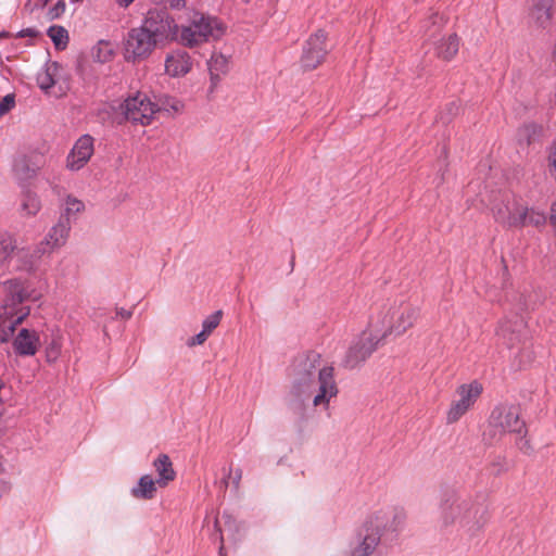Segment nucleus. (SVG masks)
<instances>
[{"instance_id":"nucleus-44","label":"nucleus","mask_w":556,"mask_h":556,"mask_svg":"<svg viewBox=\"0 0 556 556\" xmlns=\"http://www.w3.org/2000/svg\"><path fill=\"white\" fill-rule=\"evenodd\" d=\"M9 490H10V484L7 481L0 479V496L8 493Z\"/></svg>"},{"instance_id":"nucleus-11","label":"nucleus","mask_w":556,"mask_h":556,"mask_svg":"<svg viewBox=\"0 0 556 556\" xmlns=\"http://www.w3.org/2000/svg\"><path fill=\"white\" fill-rule=\"evenodd\" d=\"M122 110L127 121L144 126L152 122L159 108L146 93L137 92L125 100Z\"/></svg>"},{"instance_id":"nucleus-6","label":"nucleus","mask_w":556,"mask_h":556,"mask_svg":"<svg viewBox=\"0 0 556 556\" xmlns=\"http://www.w3.org/2000/svg\"><path fill=\"white\" fill-rule=\"evenodd\" d=\"M5 298L0 305V320H13L21 324L28 315L29 307L24 302L30 296V289L26 281L14 278L3 282Z\"/></svg>"},{"instance_id":"nucleus-2","label":"nucleus","mask_w":556,"mask_h":556,"mask_svg":"<svg viewBox=\"0 0 556 556\" xmlns=\"http://www.w3.org/2000/svg\"><path fill=\"white\" fill-rule=\"evenodd\" d=\"M406 513L399 506H383L370 511L356 534L351 556H371L382 540L396 535L405 525Z\"/></svg>"},{"instance_id":"nucleus-31","label":"nucleus","mask_w":556,"mask_h":556,"mask_svg":"<svg viewBox=\"0 0 556 556\" xmlns=\"http://www.w3.org/2000/svg\"><path fill=\"white\" fill-rule=\"evenodd\" d=\"M542 127L534 123L525 124L518 129V140L519 142L529 146L539 140L542 135Z\"/></svg>"},{"instance_id":"nucleus-4","label":"nucleus","mask_w":556,"mask_h":556,"mask_svg":"<svg viewBox=\"0 0 556 556\" xmlns=\"http://www.w3.org/2000/svg\"><path fill=\"white\" fill-rule=\"evenodd\" d=\"M420 315L419 306L405 299H396L381 306L371 316V327L379 332L378 336L387 339L389 336L404 334L410 329Z\"/></svg>"},{"instance_id":"nucleus-18","label":"nucleus","mask_w":556,"mask_h":556,"mask_svg":"<svg viewBox=\"0 0 556 556\" xmlns=\"http://www.w3.org/2000/svg\"><path fill=\"white\" fill-rule=\"evenodd\" d=\"M192 68V59L184 50H175L165 58V73L170 77L186 76Z\"/></svg>"},{"instance_id":"nucleus-27","label":"nucleus","mask_w":556,"mask_h":556,"mask_svg":"<svg viewBox=\"0 0 556 556\" xmlns=\"http://www.w3.org/2000/svg\"><path fill=\"white\" fill-rule=\"evenodd\" d=\"M156 483L151 476L144 475L139 479L137 485L131 489V495L136 498L151 500L155 495Z\"/></svg>"},{"instance_id":"nucleus-28","label":"nucleus","mask_w":556,"mask_h":556,"mask_svg":"<svg viewBox=\"0 0 556 556\" xmlns=\"http://www.w3.org/2000/svg\"><path fill=\"white\" fill-rule=\"evenodd\" d=\"M59 70V64L53 62L37 74V84L41 90L47 92L55 85Z\"/></svg>"},{"instance_id":"nucleus-32","label":"nucleus","mask_w":556,"mask_h":556,"mask_svg":"<svg viewBox=\"0 0 556 556\" xmlns=\"http://www.w3.org/2000/svg\"><path fill=\"white\" fill-rule=\"evenodd\" d=\"M21 210L25 216H35L41 210L39 197L29 191L24 193L21 202Z\"/></svg>"},{"instance_id":"nucleus-39","label":"nucleus","mask_w":556,"mask_h":556,"mask_svg":"<svg viewBox=\"0 0 556 556\" xmlns=\"http://www.w3.org/2000/svg\"><path fill=\"white\" fill-rule=\"evenodd\" d=\"M508 197L509 195H507L500 204H496L492 208L495 220L502 225L503 218L501 216V213H503V215H507L508 213Z\"/></svg>"},{"instance_id":"nucleus-43","label":"nucleus","mask_w":556,"mask_h":556,"mask_svg":"<svg viewBox=\"0 0 556 556\" xmlns=\"http://www.w3.org/2000/svg\"><path fill=\"white\" fill-rule=\"evenodd\" d=\"M549 222L552 226L556 229V200L552 203L551 206Z\"/></svg>"},{"instance_id":"nucleus-26","label":"nucleus","mask_w":556,"mask_h":556,"mask_svg":"<svg viewBox=\"0 0 556 556\" xmlns=\"http://www.w3.org/2000/svg\"><path fill=\"white\" fill-rule=\"evenodd\" d=\"M459 50V38L456 34H451L447 37L442 38L435 47L437 56L450 61L452 60Z\"/></svg>"},{"instance_id":"nucleus-51","label":"nucleus","mask_w":556,"mask_h":556,"mask_svg":"<svg viewBox=\"0 0 556 556\" xmlns=\"http://www.w3.org/2000/svg\"><path fill=\"white\" fill-rule=\"evenodd\" d=\"M223 517H224V518H227L228 520L230 519V516H229V515H226V514H225Z\"/></svg>"},{"instance_id":"nucleus-33","label":"nucleus","mask_w":556,"mask_h":556,"mask_svg":"<svg viewBox=\"0 0 556 556\" xmlns=\"http://www.w3.org/2000/svg\"><path fill=\"white\" fill-rule=\"evenodd\" d=\"M48 36L54 43L55 48L63 50L68 43V33L63 26L52 25L48 29Z\"/></svg>"},{"instance_id":"nucleus-37","label":"nucleus","mask_w":556,"mask_h":556,"mask_svg":"<svg viewBox=\"0 0 556 556\" xmlns=\"http://www.w3.org/2000/svg\"><path fill=\"white\" fill-rule=\"evenodd\" d=\"M15 106V97L12 93L4 96L0 100V117L8 114Z\"/></svg>"},{"instance_id":"nucleus-49","label":"nucleus","mask_w":556,"mask_h":556,"mask_svg":"<svg viewBox=\"0 0 556 556\" xmlns=\"http://www.w3.org/2000/svg\"><path fill=\"white\" fill-rule=\"evenodd\" d=\"M4 470V460L2 458V456H0V472H2Z\"/></svg>"},{"instance_id":"nucleus-23","label":"nucleus","mask_w":556,"mask_h":556,"mask_svg":"<svg viewBox=\"0 0 556 556\" xmlns=\"http://www.w3.org/2000/svg\"><path fill=\"white\" fill-rule=\"evenodd\" d=\"M174 40L185 47L194 48L205 42V34L202 30H195V27L189 23L179 27L177 38Z\"/></svg>"},{"instance_id":"nucleus-10","label":"nucleus","mask_w":556,"mask_h":556,"mask_svg":"<svg viewBox=\"0 0 556 556\" xmlns=\"http://www.w3.org/2000/svg\"><path fill=\"white\" fill-rule=\"evenodd\" d=\"M483 392V386L478 380L463 383L455 391L456 399L452 401L446 413L448 425L457 422L469 409H471Z\"/></svg>"},{"instance_id":"nucleus-15","label":"nucleus","mask_w":556,"mask_h":556,"mask_svg":"<svg viewBox=\"0 0 556 556\" xmlns=\"http://www.w3.org/2000/svg\"><path fill=\"white\" fill-rule=\"evenodd\" d=\"M93 152V137L88 134L80 136L66 157V167L72 172L81 169L89 162Z\"/></svg>"},{"instance_id":"nucleus-34","label":"nucleus","mask_w":556,"mask_h":556,"mask_svg":"<svg viewBox=\"0 0 556 556\" xmlns=\"http://www.w3.org/2000/svg\"><path fill=\"white\" fill-rule=\"evenodd\" d=\"M222 316V311H216L208 315L202 323V330L210 336L218 327Z\"/></svg>"},{"instance_id":"nucleus-1","label":"nucleus","mask_w":556,"mask_h":556,"mask_svg":"<svg viewBox=\"0 0 556 556\" xmlns=\"http://www.w3.org/2000/svg\"><path fill=\"white\" fill-rule=\"evenodd\" d=\"M291 379L289 392L291 405H303L311 400L315 408L327 409L330 401L339 392L333 367L321 365V357L315 352L294 359Z\"/></svg>"},{"instance_id":"nucleus-46","label":"nucleus","mask_w":556,"mask_h":556,"mask_svg":"<svg viewBox=\"0 0 556 556\" xmlns=\"http://www.w3.org/2000/svg\"><path fill=\"white\" fill-rule=\"evenodd\" d=\"M117 314H118L122 318H125V319L129 318V317H130V315H131V314H130V312H127V311H124V309H122V311H121V312H118Z\"/></svg>"},{"instance_id":"nucleus-22","label":"nucleus","mask_w":556,"mask_h":556,"mask_svg":"<svg viewBox=\"0 0 556 556\" xmlns=\"http://www.w3.org/2000/svg\"><path fill=\"white\" fill-rule=\"evenodd\" d=\"M13 346L18 355L33 356L38 351L39 337L36 331L23 328L14 339Z\"/></svg>"},{"instance_id":"nucleus-25","label":"nucleus","mask_w":556,"mask_h":556,"mask_svg":"<svg viewBox=\"0 0 556 556\" xmlns=\"http://www.w3.org/2000/svg\"><path fill=\"white\" fill-rule=\"evenodd\" d=\"M85 211V203L74 195H67L61 206L60 219H66L72 224L77 219L78 215Z\"/></svg>"},{"instance_id":"nucleus-41","label":"nucleus","mask_w":556,"mask_h":556,"mask_svg":"<svg viewBox=\"0 0 556 556\" xmlns=\"http://www.w3.org/2000/svg\"><path fill=\"white\" fill-rule=\"evenodd\" d=\"M208 337L210 336L207 333H205L203 330H201L198 334L188 339L187 345L190 348L195 346V345H201L207 340Z\"/></svg>"},{"instance_id":"nucleus-8","label":"nucleus","mask_w":556,"mask_h":556,"mask_svg":"<svg viewBox=\"0 0 556 556\" xmlns=\"http://www.w3.org/2000/svg\"><path fill=\"white\" fill-rule=\"evenodd\" d=\"M378 334L379 332L371 327V323L369 321L367 328L352 341L343 359L344 366L353 369L369 358L386 340Z\"/></svg>"},{"instance_id":"nucleus-17","label":"nucleus","mask_w":556,"mask_h":556,"mask_svg":"<svg viewBox=\"0 0 556 556\" xmlns=\"http://www.w3.org/2000/svg\"><path fill=\"white\" fill-rule=\"evenodd\" d=\"M72 226L66 219H60L52 226L45 238L39 242L49 253L61 249L67 242Z\"/></svg>"},{"instance_id":"nucleus-50","label":"nucleus","mask_w":556,"mask_h":556,"mask_svg":"<svg viewBox=\"0 0 556 556\" xmlns=\"http://www.w3.org/2000/svg\"><path fill=\"white\" fill-rule=\"evenodd\" d=\"M220 541L223 542V538H220ZM223 549H224V546L222 544L220 547H219L220 553L223 552Z\"/></svg>"},{"instance_id":"nucleus-5","label":"nucleus","mask_w":556,"mask_h":556,"mask_svg":"<svg viewBox=\"0 0 556 556\" xmlns=\"http://www.w3.org/2000/svg\"><path fill=\"white\" fill-rule=\"evenodd\" d=\"M440 521L442 526H456L472 529L478 525L479 506L473 497L458 490H446L440 502Z\"/></svg>"},{"instance_id":"nucleus-21","label":"nucleus","mask_w":556,"mask_h":556,"mask_svg":"<svg viewBox=\"0 0 556 556\" xmlns=\"http://www.w3.org/2000/svg\"><path fill=\"white\" fill-rule=\"evenodd\" d=\"M50 254L40 243H37L33 249H21L17 252L18 269L33 273L40 263L43 255Z\"/></svg>"},{"instance_id":"nucleus-29","label":"nucleus","mask_w":556,"mask_h":556,"mask_svg":"<svg viewBox=\"0 0 556 556\" xmlns=\"http://www.w3.org/2000/svg\"><path fill=\"white\" fill-rule=\"evenodd\" d=\"M15 248L11 236L0 233V270H4L8 267Z\"/></svg>"},{"instance_id":"nucleus-42","label":"nucleus","mask_w":556,"mask_h":556,"mask_svg":"<svg viewBox=\"0 0 556 556\" xmlns=\"http://www.w3.org/2000/svg\"><path fill=\"white\" fill-rule=\"evenodd\" d=\"M39 30H37L36 28L34 27H29V28H25V29H22L20 33H18V37H30V38H36L37 36H39Z\"/></svg>"},{"instance_id":"nucleus-36","label":"nucleus","mask_w":556,"mask_h":556,"mask_svg":"<svg viewBox=\"0 0 556 556\" xmlns=\"http://www.w3.org/2000/svg\"><path fill=\"white\" fill-rule=\"evenodd\" d=\"M547 166L551 176L556 180V139L547 148Z\"/></svg>"},{"instance_id":"nucleus-30","label":"nucleus","mask_w":556,"mask_h":556,"mask_svg":"<svg viewBox=\"0 0 556 556\" xmlns=\"http://www.w3.org/2000/svg\"><path fill=\"white\" fill-rule=\"evenodd\" d=\"M211 80L217 81L220 74H225L228 70V60L222 53H213L207 62Z\"/></svg>"},{"instance_id":"nucleus-52","label":"nucleus","mask_w":556,"mask_h":556,"mask_svg":"<svg viewBox=\"0 0 556 556\" xmlns=\"http://www.w3.org/2000/svg\"><path fill=\"white\" fill-rule=\"evenodd\" d=\"M5 35H7L5 33H2V34H0V37H1V36H5Z\"/></svg>"},{"instance_id":"nucleus-24","label":"nucleus","mask_w":556,"mask_h":556,"mask_svg":"<svg viewBox=\"0 0 556 556\" xmlns=\"http://www.w3.org/2000/svg\"><path fill=\"white\" fill-rule=\"evenodd\" d=\"M153 466L159 475L156 480L160 486H165L168 482L173 481L176 477V472L173 468V464L166 454H161L154 462Z\"/></svg>"},{"instance_id":"nucleus-13","label":"nucleus","mask_w":556,"mask_h":556,"mask_svg":"<svg viewBox=\"0 0 556 556\" xmlns=\"http://www.w3.org/2000/svg\"><path fill=\"white\" fill-rule=\"evenodd\" d=\"M327 53L326 33L318 29L306 40L301 59L302 65L307 70H314L323 63Z\"/></svg>"},{"instance_id":"nucleus-3","label":"nucleus","mask_w":556,"mask_h":556,"mask_svg":"<svg viewBox=\"0 0 556 556\" xmlns=\"http://www.w3.org/2000/svg\"><path fill=\"white\" fill-rule=\"evenodd\" d=\"M507 433L517 435L516 446L521 453L530 455L533 452L530 440L527 438L526 422L520 418V407L513 404H500L491 412L484 438L493 442Z\"/></svg>"},{"instance_id":"nucleus-19","label":"nucleus","mask_w":556,"mask_h":556,"mask_svg":"<svg viewBox=\"0 0 556 556\" xmlns=\"http://www.w3.org/2000/svg\"><path fill=\"white\" fill-rule=\"evenodd\" d=\"M554 0H530L529 21L538 28H546L553 17Z\"/></svg>"},{"instance_id":"nucleus-12","label":"nucleus","mask_w":556,"mask_h":556,"mask_svg":"<svg viewBox=\"0 0 556 556\" xmlns=\"http://www.w3.org/2000/svg\"><path fill=\"white\" fill-rule=\"evenodd\" d=\"M157 45L140 26L131 28L125 39V59L128 62L142 61L150 56Z\"/></svg>"},{"instance_id":"nucleus-35","label":"nucleus","mask_w":556,"mask_h":556,"mask_svg":"<svg viewBox=\"0 0 556 556\" xmlns=\"http://www.w3.org/2000/svg\"><path fill=\"white\" fill-rule=\"evenodd\" d=\"M18 324L13 320H0V342H8Z\"/></svg>"},{"instance_id":"nucleus-9","label":"nucleus","mask_w":556,"mask_h":556,"mask_svg":"<svg viewBox=\"0 0 556 556\" xmlns=\"http://www.w3.org/2000/svg\"><path fill=\"white\" fill-rule=\"evenodd\" d=\"M140 27L159 45L177 38L179 26L165 11L151 9L147 12Z\"/></svg>"},{"instance_id":"nucleus-7","label":"nucleus","mask_w":556,"mask_h":556,"mask_svg":"<svg viewBox=\"0 0 556 556\" xmlns=\"http://www.w3.org/2000/svg\"><path fill=\"white\" fill-rule=\"evenodd\" d=\"M503 225L514 228H523L532 226L535 228L545 225L547 217L543 210L529 207L520 198L508 197V213L503 215Z\"/></svg>"},{"instance_id":"nucleus-16","label":"nucleus","mask_w":556,"mask_h":556,"mask_svg":"<svg viewBox=\"0 0 556 556\" xmlns=\"http://www.w3.org/2000/svg\"><path fill=\"white\" fill-rule=\"evenodd\" d=\"M496 333L504 345L508 349H513L521 343L525 338L526 323L521 317L503 320Z\"/></svg>"},{"instance_id":"nucleus-14","label":"nucleus","mask_w":556,"mask_h":556,"mask_svg":"<svg viewBox=\"0 0 556 556\" xmlns=\"http://www.w3.org/2000/svg\"><path fill=\"white\" fill-rule=\"evenodd\" d=\"M43 164V155L37 151L20 152L13 161L14 177L21 181H28L37 176Z\"/></svg>"},{"instance_id":"nucleus-40","label":"nucleus","mask_w":556,"mask_h":556,"mask_svg":"<svg viewBox=\"0 0 556 556\" xmlns=\"http://www.w3.org/2000/svg\"><path fill=\"white\" fill-rule=\"evenodd\" d=\"M66 9V4L64 0H59L52 8H50L48 12V16L50 20L59 18Z\"/></svg>"},{"instance_id":"nucleus-48","label":"nucleus","mask_w":556,"mask_h":556,"mask_svg":"<svg viewBox=\"0 0 556 556\" xmlns=\"http://www.w3.org/2000/svg\"><path fill=\"white\" fill-rule=\"evenodd\" d=\"M48 1L49 0H36V5L43 8L48 3Z\"/></svg>"},{"instance_id":"nucleus-47","label":"nucleus","mask_w":556,"mask_h":556,"mask_svg":"<svg viewBox=\"0 0 556 556\" xmlns=\"http://www.w3.org/2000/svg\"><path fill=\"white\" fill-rule=\"evenodd\" d=\"M134 0H117L119 5L122 7H128Z\"/></svg>"},{"instance_id":"nucleus-20","label":"nucleus","mask_w":556,"mask_h":556,"mask_svg":"<svg viewBox=\"0 0 556 556\" xmlns=\"http://www.w3.org/2000/svg\"><path fill=\"white\" fill-rule=\"evenodd\" d=\"M189 23L195 27V30L204 31L205 42L211 38H218L223 33L222 25L217 18L200 12H193L189 17Z\"/></svg>"},{"instance_id":"nucleus-45","label":"nucleus","mask_w":556,"mask_h":556,"mask_svg":"<svg viewBox=\"0 0 556 556\" xmlns=\"http://www.w3.org/2000/svg\"><path fill=\"white\" fill-rule=\"evenodd\" d=\"M241 478H242V470L241 469H237L236 472H235V477H233V484H235L236 489L239 488V483H240Z\"/></svg>"},{"instance_id":"nucleus-38","label":"nucleus","mask_w":556,"mask_h":556,"mask_svg":"<svg viewBox=\"0 0 556 556\" xmlns=\"http://www.w3.org/2000/svg\"><path fill=\"white\" fill-rule=\"evenodd\" d=\"M155 5L162 7L164 10L174 9L179 10L182 9L186 4V0H151Z\"/></svg>"}]
</instances>
